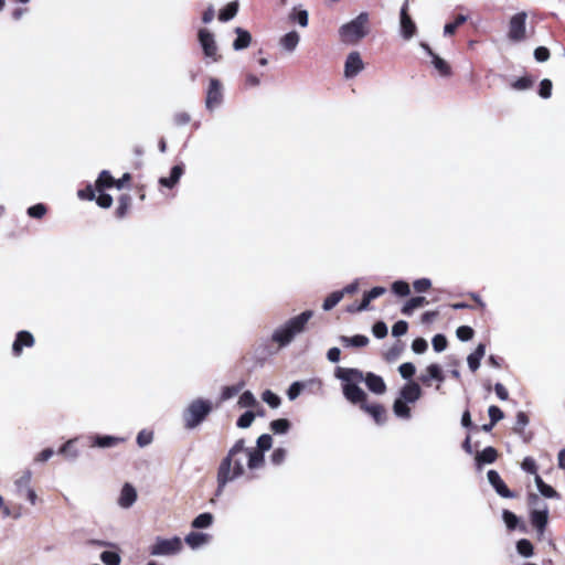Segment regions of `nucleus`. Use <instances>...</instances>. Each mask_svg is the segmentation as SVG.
I'll use <instances>...</instances> for the list:
<instances>
[{"mask_svg": "<svg viewBox=\"0 0 565 565\" xmlns=\"http://www.w3.org/2000/svg\"><path fill=\"white\" fill-rule=\"evenodd\" d=\"M245 440L238 439L228 450L227 456L223 458V460L221 461L220 467L217 469V489L215 492L216 497H220L222 494L226 483L243 476V457H241L239 455L245 456Z\"/></svg>", "mask_w": 565, "mask_h": 565, "instance_id": "1", "label": "nucleus"}, {"mask_svg": "<svg viewBox=\"0 0 565 565\" xmlns=\"http://www.w3.org/2000/svg\"><path fill=\"white\" fill-rule=\"evenodd\" d=\"M335 376L343 382V385H358L360 382H364L369 391L374 394L382 395L386 392L383 377L372 372L364 374L358 369L338 367Z\"/></svg>", "mask_w": 565, "mask_h": 565, "instance_id": "2", "label": "nucleus"}, {"mask_svg": "<svg viewBox=\"0 0 565 565\" xmlns=\"http://www.w3.org/2000/svg\"><path fill=\"white\" fill-rule=\"evenodd\" d=\"M313 311L306 310L300 315L289 319L282 326L276 328L271 334V340L280 348H285L291 343L294 338L303 332L306 324L312 318Z\"/></svg>", "mask_w": 565, "mask_h": 565, "instance_id": "3", "label": "nucleus"}, {"mask_svg": "<svg viewBox=\"0 0 565 565\" xmlns=\"http://www.w3.org/2000/svg\"><path fill=\"white\" fill-rule=\"evenodd\" d=\"M344 397L354 405H360V408L367 413L377 425H383L386 422V411L377 403L367 404L366 393L359 385H342Z\"/></svg>", "mask_w": 565, "mask_h": 565, "instance_id": "4", "label": "nucleus"}, {"mask_svg": "<svg viewBox=\"0 0 565 565\" xmlns=\"http://www.w3.org/2000/svg\"><path fill=\"white\" fill-rule=\"evenodd\" d=\"M214 405L212 401L195 398L182 412L184 428L192 430L199 427L212 413Z\"/></svg>", "mask_w": 565, "mask_h": 565, "instance_id": "5", "label": "nucleus"}, {"mask_svg": "<svg viewBox=\"0 0 565 565\" xmlns=\"http://www.w3.org/2000/svg\"><path fill=\"white\" fill-rule=\"evenodd\" d=\"M369 31V13L361 12L355 19L340 26L339 36L345 44H356Z\"/></svg>", "mask_w": 565, "mask_h": 565, "instance_id": "6", "label": "nucleus"}, {"mask_svg": "<svg viewBox=\"0 0 565 565\" xmlns=\"http://www.w3.org/2000/svg\"><path fill=\"white\" fill-rule=\"evenodd\" d=\"M529 503L531 505H540L541 500L537 494L531 493L529 495ZM531 523L535 527L539 534H543L548 521V509L547 505L542 502V507L534 509L530 514Z\"/></svg>", "mask_w": 565, "mask_h": 565, "instance_id": "7", "label": "nucleus"}, {"mask_svg": "<svg viewBox=\"0 0 565 565\" xmlns=\"http://www.w3.org/2000/svg\"><path fill=\"white\" fill-rule=\"evenodd\" d=\"M182 548L181 539L174 536L172 539L158 537L154 544L150 547L152 556H169L178 554Z\"/></svg>", "mask_w": 565, "mask_h": 565, "instance_id": "8", "label": "nucleus"}, {"mask_svg": "<svg viewBox=\"0 0 565 565\" xmlns=\"http://www.w3.org/2000/svg\"><path fill=\"white\" fill-rule=\"evenodd\" d=\"M224 100L223 85L218 78L211 77L205 96V107L209 111H214Z\"/></svg>", "mask_w": 565, "mask_h": 565, "instance_id": "9", "label": "nucleus"}, {"mask_svg": "<svg viewBox=\"0 0 565 565\" xmlns=\"http://www.w3.org/2000/svg\"><path fill=\"white\" fill-rule=\"evenodd\" d=\"M409 0H405L399 10V33L401 36L408 41L417 32V26L408 13Z\"/></svg>", "mask_w": 565, "mask_h": 565, "instance_id": "10", "label": "nucleus"}, {"mask_svg": "<svg viewBox=\"0 0 565 565\" xmlns=\"http://www.w3.org/2000/svg\"><path fill=\"white\" fill-rule=\"evenodd\" d=\"M526 18L525 12H519L510 19L508 38L511 41L521 42L525 39Z\"/></svg>", "mask_w": 565, "mask_h": 565, "instance_id": "11", "label": "nucleus"}, {"mask_svg": "<svg viewBox=\"0 0 565 565\" xmlns=\"http://www.w3.org/2000/svg\"><path fill=\"white\" fill-rule=\"evenodd\" d=\"M198 38L205 57L217 61V45L214 40V35L207 29H200L198 32Z\"/></svg>", "mask_w": 565, "mask_h": 565, "instance_id": "12", "label": "nucleus"}, {"mask_svg": "<svg viewBox=\"0 0 565 565\" xmlns=\"http://www.w3.org/2000/svg\"><path fill=\"white\" fill-rule=\"evenodd\" d=\"M364 68V63L359 52H351L344 63L345 78L355 77Z\"/></svg>", "mask_w": 565, "mask_h": 565, "instance_id": "13", "label": "nucleus"}, {"mask_svg": "<svg viewBox=\"0 0 565 565\" xmlns=\"http://www.w3.org/2000/svg\"><path fill=\"white\" fill-rule=\"evenodd\" d=\"M487 477L489 483L492 486V488L500 497L505 499H512L515 497V494L507 487L498 471L489 470Z\"/></svg>", "mask_w": 565, "mask_h": 565, "instance_id": "14", "label": "nucleus"}, {"mask_svg": "<svg viewBox=\"0 0 565 565\" xmlns=\"http://www.w3.org/2000/svg\"><path fill=\"white\" fill-rule=\"evenodd\" d=\"M34 337L29 331H19L12 344V353L14 356H20L23 348H31L34 345Z\"/></svg>", "mask_w": 565, "mask_h": 565, "instance_id": "15", "label": "nucleus"}, {"mask_svg": "<svg viewBox=\"0 0 565 565\" xmlns=\"http://www.w3.org/2000/svg\"><path fill=\"white\" fill-rule=\"evenodd\" d=\"M317 386V390H321L322 387V382L321 380H318V379H312V380H309L307 382H300V381H296L294 383H291V385L289 386V388L287 390V396L290 401H295L300 394L301 392L307 387V386Z\"/></svg>", "mask_w": 565, "mask_h": 565, "instance_id": "16", "label": "nucleus"}, {"mask_svg": "<svg viewBox=\"0 0 565 565\" xmlns=\"http://www.w3.org/2000/svg\"><path fill=\"white\" fill-rule=\"evenodd\" d=\"M422 396V388L418 383L409 382L405 384L399 391V398L406 403H415Z\"/></svg>", "mask_w": 565, "mask_h": 565, "instance_id": "17", "label": "nucleus"}, {"mask_svg": "<svg viewBox=\"0 0 565 565\" xmlns=\"http://www.w3.org/2000/svg\"><path fill=\"white\" fill-rule=\"evenodd\" d=\"M137 500V491L130 483H125L118 498L119 507L128 509L134 505Z\"/></svg>", "mask_w": 565, "mask_h": 565, "instance_id": "18", "label": "nucleus"}, {"mask_svg": "<svg viewBox=\"0 0 565 565\" xmlns=\"http://www.w3.org/2000/svg\"><path fill=\"white\" fill-rule=\"evenodd\" d=\"M435 380L438 383H443L445 381V375L443 373L441 367L438 364H430L426 369L425 374H420L419 381L425 385H430V381Z\"/></svg>", "mask_w": 565, "mask_h": 565, "instance_id": "19", "label": "nucleus"}, {"mask_svg": "<svg viewBox=\"0 0 565 565\" xmlns=\"http://www.w3.org/2000/svg\"><path fill=\"white\" fill-rule=\"evenodd\" d=\"M184 172L183 164H175L171 168L170 175L169 177H162L159 179V183L162 186L172 189L181 179L182 174Z\"/></svg>", "mask_w": 565, "mask_h": 565, "instance_id": "20", "label": "nucleus"}, {"mask_svg": "<svg viewBox=\"0 0 565 565\" xmlns=\"http://www.w3.org/2000/svg\"><path fill=\"white\" fill-rule=\"evenodd\" d=\"M32 472L26 469L22 476L14 480V492L18 497H23L31 489Z\"/></svg>", "mask_w": 565, "mask_h": 565, "instance_id": "21", "label": "nucleus"}, {"mask_svg": "<svg viewBox=\"0 0 565 565\" xmlns=\"http://www.w3.org/2000/svg\"><path fill=\"white\" fill-rule=\"evenodd\" d=\"M299 41V34L296 31H289L288 33L280 38L279 45L286 52L292 53L297 49Z\"/></svg>", "mask_w": 565, "mask_h": 565, "instance_id": "22", "label": "nucleus"}, {"mask_svg": "<svg viewBox=\"0 0 565 565\" xmlns=\"http://www.w3.org/2000/svg\"><path fill=\"white\" fill-rule=\"evenodd\" d=\"M245 457H247V467L249 469H257L264 465V452L258 449L246 448Z\"/></svg>", "mask_w": 565, "mask_h": 565, "instance_id": "23", "label": "nucleus"}, {"mask_svg": "<svg viewBox=\"0 0 565 565\" xmlns=\"http://www.w3.org/2000/svg\"><path fill=\"white\" fill-rule=\"evenodd\" d=\"M236 39L233 42V49L235 51H241L249 46L252 42V35L248 31L237 26L235 29Z\"/></svg>", "mask_w": 565, "mask_h": 565, "instance_id": "24", "label": "nucleus"}, {"mask_svg": "<svg viewBox=\"0 0 565 565\" xmlns=\"http://www.w3.org/2000/svg\"><path fill=\"white\" fill-rule=\"evenodd\" d=\"M486 354V344L480 343L476 350L470 353L467 358L468 366L472 372H476L480 367V362Z\"/></svg>", "mask_w": 565, "mask_h": 565, "instance_id": "25", "label": "nucleus"}, {"mask_svg": "<svg viewBox=\"0 0 565 565\" xmlns=\"http://www.w3.org/2000/svg\"><path fill=\"white\" fill-rule=\"evenodd\" d=\"M184 541L191 548L196 550L210 541V535L201 532H190Z\"/></svg>", "mask_w": 565, "mask_h": 565, "instance_id": "26", "label": "nucleus"}, {"mask_svg": "<svg viewBox=\"0 0 565 565\" xmlns=\"http://www.w3.org/2000/svg\"><path fill=\"white\" fill-rule=\"evenodd\" d=\"M497 457H498L497 450L493 447L488 446L482 451L477 454L476 463H477L478 468H481V466L484 463L494 462L497 460Z\"/></svg>", "mask_w": 565, "mask_h": 565, "instance_id": "27", "label": "nucleus"}, {"mask_svg": "<svg viewBox=\"0 0 565 565\" xmlns=\"http://www.w3.org/2000/svg\"><path fill=\"white\" fill-rule=\"evenodd\" d=\"M535 484L537 487L539 492L548 499H559V494L556 490H554L550 484L545 483L543 479L536 475L534 478Z\"/></svg>", "mask_w": 565, "mask_h": 565, "instance_id": "28", "label": "nucleus"}, {"mask_svg": "<svg viewBox=\"0 0 565 565\" xmlns=\"http://www.w3.org/2000/svg\"><path fill=\"white\" fill-rule=\"evenodd\" d=\"M289 21L298 23L300 26L306 28L309 22V13L305 9L292 8L288 15Z\"/></svg>", "mask_w": 565, "mask_h": 565, "instance_id": "29", "label": "nucleus"}, {"mask_svg": "<svg viewBox=\"0 0 565 565\" xmlns=\"http://www.w3.org/2000/svg\"><path fill=\"white\" fill-rule=\"evenodd\" d=\"M122 441H125V439L120 438V437H114V436H109V435H105V436L97 435L94 437L93 446H97L100 448H108V447H114Z\"/></svg>", "mask_w": 565, "mask_h": 565, "instance_id": "30", "label": "nucleus"}, {"mask_svg": "<svg viewBox=\"0 0 565 565\" xmlns=\"http://www.w3.org/2000/svg\"><path fill=\"white\" fill-rule=\"evenodd\" d=\"M425 303H427V300L425 297H423V296L413 297L405 302V305L402 308V313L405 316H411L415 309L423 307Z\"/></svg>", "mask_w": 565, "mask_h": 565, "instance_id": "31", "label": "nucleus"}, {"mask_svg": "<svg viewBox=\"0 0 565 565\" xmlns=\"http://www.w3.org/2000/svg\"><path fill=\"white\" fill-rule=\"evenodd\" d=\"M340 341L345 347L362 348V347L367 345L369 338L365 337V335H362V334H356V335H353V337L341 335L340 337Z\"/></svg>", "mask_w": 565, "mask_h": 565, "instance_id": "32", "label": "nucleus"}, {"mask_svg": "<svg viewBox=\"0 0 565 565\" xmlns=\"http://www.w3.org/2000/svg\"><path fill=\"white\" fill-rule=\"evenodd\" d=\"M238 12V2L232 1L227 3L218 13V20L222 22H227L232 20Z\"/></svg>", "mask_w": 565, "mask_h": 565, "instance_id": "33", "label": "nucleus"}, {"mask_svg": "<svg viewBox=\"0 0 565 565\" xmlns=\"http://www.w3.org/2000/svg\"><path fill=\"white\" fill-rule=\"evenodd\" d=\"M393 412L398 418H411V408L407 406V403L399 397L396 398L393 404Z\"/></svg>", "mask_w": 565, "mask_h": 565, "instance_id": "34", "label": "nucleus"}, {"mask_svg": "<svg viewBox=\"0 0 565 565\" xmlns=\"http://www.w3.org/2000/svg\"><path fill=\"white\" fill-rule=\"evenodd\" d=\"M114 184H115V179L113 178V175L110 174V172L108 170H103L99 173L98 179L96 180V183H95L97 191H102L105 188H111Z\"/></svg>", "mask_w": 565, "mask_h": 565, "instance_id": "35", "label": "nucleus"}, {"mask_svg": "<svg viewBox=\"0 0 565 565\" xmlns=\"http://www.w3.org/2000/svg\"><path fill=\"white\" fill-rule=\"evenodd\" d=\"M431 64L434 65V67L438 71V73L441 76L447 77L451 74V70H450V66L448 65V63L445 60H443L440 56H438L437 54L431 56Z\"/></svg>", "mask_w": 565, "mask_h": 565, "instance_id": "36", "label": "nucleus"}, {"mask_svg": "<svg viewBox=\"0 0 565 565\" xmlns=\"http://www.w3.org/2000/svg\"><path fill=\"white\" fill-rule=\"evenodd\" d=\"M343 296L344 291L337 290L331 292L322 303L323 310L329 311L334 308L342 300Z\"/></svg>", "mask_w": 565, "mask_h": 565, "instance_id": "37", "label": "nucleus"}, {"mask_svg": "<svg viewBox=\"0 0 565 565\" xmlns=\"http://www.w3.org/2000/svg\"><path fill=\"white\" fill-rule=\"evenodd\" d=\"M213 523V515L209 512L199 514L193 521L194 529H206Z\"/></svg>", "mask_w": 565, "mask_h": 565, "instance_id": "38", "label": "nucleus"}, {"mask_svg": "<svg viewBox=\"0 0 565 565\" xmlns=\"http://www.w3.org/2000/svg\"><path fill=\"white\" fill-rule=\"evenodd\" d=\"M533 545L527 539H521L516 542V551L523 557H531L534 553Z\"/></svg>", "mask_w": 565, "mask_h": 565, "instance_id": "39", "label": "nucleus"}, {"mask_svg": "<svg viewBox=\"0 0 565 565\" xmlns=\"http://www.w3.org/2000/svg\"><path fill=\"white\" fill-rule=\"evenodd\" d=\"M527 424H529V416L526 415V413H524L522 411L518 412L516 418H515V425L513 427L514 433L522 436L524 433V428L527 426Z\"/></svg>", "mask_w": 565, "mask_h": 565, "instance_id": "40", "label": "nucleus"}, {"mask_svg": "<svg viewBox=\"0 0 565 565\" xmlns=\"http://www.w3.org/2000/svg\"><path fill=\"white\" fill-rule=\"evenodd\" d=\"M290 428V422L286 418L275 419L270 423V429L275 434H286Z\"/></svg>", "mask_w": 565, "mask_h": 565, "instance_id": "41", "label": "nucleus"}, {"mask_svg": "<svg viewBox=\"0 0 565 565\" xmlns=\"http://www.w3.org/2000/svg\"><path fill=\"white\" fill-rule=\"evenodd\" d=\"M468 17L467 15H463V14H459L457 15V18L455 19L454 22L451 23H447L445 26H444V34L445 35H452L456 30L461 25L463 24L466 21H467Z\"/></svg>", "mask_w": 565, "mask_h": 565, "instance_id": "42", "label": "nucleus"}, {"mask_svg": "<svg viewBox=\"0 0 565 565\" xmlns=\"http://www.w3.org/2000/svg\"><path fill=\"white\" fill-rule=\"evenodd\" d=\"M244 386V383L241 382L236 385H232V386H225L222 391V394H221V399L222 401H227L232 397H234L235 395H237L242 388Z\"/></svg>", "mask_w": 565, "mask_h": 565, "instance_id": "43", "label": "nucleus"}, {"mask_svg": "<svg viewBox=\"0 0 565 565\" xmlns=\"http://www.w3.org/2000/svg\"><path fill=\"white\" fill-rule=\"evenodd\" d=\"M100 559L106 565H120V555L116 552L105 551L100 554Z\"/></svg>", "mask_w": 565, "mask_h": 565, "instance_id": "44", "label": "nucleus"}, {"mask_svg": "<svg viewBox=\"0 0 565 565\" xmlns=\"http://www.w3.org/2000/svg\"><path fill=\"white\" fill-rule=\"evenodd\" d=\"M255 414L252 411H246L238 417L236 425L237 427L245 429L253 424Z\"/></svg>", "mask_w": 565, "mask_h": 565, "instance_id": "45", "label": "nucleus"}, {"mask_svg": "<svg viewBox=\"0 0 565 565\" xmlns=\"http://www.w3.org/2000/svg\"><path fill=\"white\" fill-rule=\"evenodd\" d=\"M262 398L265 403H267L271 408H277L280 405V397L271 392L270 390H266L262 394Z\"/></svg>", "mask_w": 565, "mask_h": 565, "instance_id": "46", "label": "nucleus"}, {"mask_svg": "<svg viewBox=\"0 0 565 565\" xmlns=\"http://www.w3.org/2000/svg\"><path fill=\"white\" fill-rule=\"evenodd\" d=\"M257 401L250 391H245L238 398V405L241 407H254Z\"/></svg>", "mask_w": 565, "mask_h": 565, "instance_id": "47", "label": "nucleus"}, {"mask_svg": "<svg viewBox=\"0 0 565 565\" xmlns=\"http://www.w3.org/2000/svg\"><path fill=\"white\" fill-rule=\"evenodd\" d=\"M392 290L399 297H406L411 292L409 285L404 280L393 282Z\"/></svg>", "mask_w": 565, "mask_h": 565, "instance_id": "48", "label": "nucleus"}, {"mask_svg": "<svg viewBox=\"0 0 565 565\" xmlns=\"http://www.w3.org/2000/svg\"><path fill=\"white\" fill-rule=\"evenodd\" d=\"M502 519L509 530H514L519 524V518L509 510H503Z\"/></svg>", "mask_w": 565, "mask_h": 565, "instance_id": "49", "label": "nucleus"}, {"mask_svg": "<svg viewBox=\"0 0 565 565\" xmlns=\"http://www.w3.org/2000/svg\"><path fill=\"white\" fill-rule=\"evenodd\" d=\"M257 448L258 450L265 452L271 448L273 438L269 434H263L257 438Z\"/></svg>", "mask_w": 565, "mask_h": 565, "instance_id": "50", "label": "nucleus"}, {"mask_svg": "<svg viewBox=\"0 0 565 565\" xmlns=\"http://www.w3.org/2000/svg\"><path fill=\"white\" fill-rule=\"evenodd\" d=\"M475 331L469 326H461L457 329L456 335L460 341H469L472 339Z\"/></svg>", "mask_w": 565, "mask_h": 565, "instance_id": "51", "label": "nucleus"}, {"mask_svg": "<svg viewBox=\"0 0 565 565\" xmlns=\"http://www.w3.org/2000/svg\"><path fill=\"white\" fill-rule=\"evenodd\" d=\"M26 212L30 217L41 218L46 213V206L42 203H38L35 205L30 206Z\"/></svg>", "mask_w": 565, "mask_h": 565, "instance_id": "52", "label": "nucleus"}, {"mask_svg": "<svg viewBox=\"0 0 565 565\" xmlns=\"http://www.w3.org/2000/svg\"><path fill=\"white\" fill-rule=\"evenodd\" d=\"M447 339L444 334H436L431 344L436 352H443L447 348Z\"/></svg>", "mask_w": 565, "mask_h": 565, "instance_id": "53", "label": "nucleus"}, {"mask_svg": "<svg viewBox=\"0 0 565 565\" xmlns=\"http://www.w3.org/2000/svg\"><path fill=\"white\" fill-rule=\"evenodd\" d=\"M399 374L403 379L408 380L415 374V365L411 362H406L399 365Z\"/></svg>", "mask_w": 565, "mask_h": 565, "instance_id": "54", "label": "nucleus"}, {"mask_svg": "<svg viewBox=\"0 0 565 565\" xmlns=\"http://www.w3.org/2000/svg\"><path fill=\"white\" fill-rule=\"evenodd\" d=\"M286 456L287 450L285 448H276L270 456V461L274 465L279 466L285 461Z\"/></svg>", "mask_w": 565, "mask_h": 565, "instance_id": "55", "label": "nucleus"}, {"mask_svg": "<svg viewBox=\"0 0 565 565\" xmlns=\"http://www.w3.org/2000/svg\"><path fill=\"white\" fill-rule=\"evenodd\" d=\"M533 81L530 77H521L512 83V88L515 90H525L532 87Z\"/></svg>", "mask_w": 565, "mask_h": 565, "instance_id": "56", "label": "nucleus"}, {"mask_svg": "<svg viewBox=\"0 0 565 565\" xmlns=\"http://www.w3.org/2000/svg\"><path fill=\"white\" fill-rule=\"evenodd\" d=\"M372 332L375 338L383 339L387 335V326L383 321H377L373 324Z\"/></svg>", "mask_w": 565, "mask_h": 565, "instance_id": "57", "label": "nucleus"}, {"mask_svg": "<svg viewBox=\"0 0 565 565\" xmlns=\"http://www.w3.org/2000/svg\"><path fill=\"white\" fill-rule=\"evenodd\" d=\"M74 443V439H70L58 449V454H63L68 456L71 459H76L78 456V451L76 449H72L71 446Z\"/></svg>", "mask_w": 565, "mask_h": 565, "instance_id": "58", "label": "nucleus"}, {"mask_svg": "<svg viewBox=\"0 0 565 565\" xmlns=\"http://www.w3.org/2000/svg\"><path fill=\"white\" fill-rule=\"evenodd\" d=\"M408 330V323L404 320H399L397 322L394 323L393 328H392V334L393 337H402L404 335Z\"/></svg>", "mask_w": 565, "mask_h": 565, "instance_id": "59", "label": "nucleus"}, {"mask_svg": "<svg viewBox=\"0 0 565 565\" xmlns=\"http://www.w3.org/2000/svg\"><path fill=\"white\" fill-rule=\"evenodd\" d=\"M77 195L81 200L93 201L96 198L95 189L92 184H88L86 188L77 191Z\"/></svg>", "mask_w": 565, "mask_h": 565, "instance_id": "60", "label": "nucleus"}, {"mask_svg": "<svg viewBox=\"0 0 565 565\" xmlns=\"http://www.w3.org/2000/svg\"><path fill=\"white\" fill-rule=\"evenodd\" d=\"M488 415H489L490 422L492 424H497L499 420H501L504 417L503 412L495 405H491L488 408Z\"/></svg>", "mask_w": 565, "mask_h": 565, "instance_id": "61", "label": "nucleus"}, {"mask_svg": "<svg viewBox=\"0 0 565 565\" xmlns=\"http://www.w3.org/2000/svg\"><path fill=\"white\" fill-rule=\"evenodd\" d=\"M552 82L547 78L540 83L539 94L542 98H548L552 95Z\"/></svg>", "mask_w": 565, "mask_h": 565, "instance_id": "62", "label": "nucleus"}, {"mask_svg": "<svg viewBox=\"0 0 565 565\" xmlns=\"http://www.w3.org/2000/svg\"><path fill=\"white\" fill-rule=\"evenodd\" d=\"M152 439L153 436L152 433L150 431L141 430L137 435V444L139 447L148 446L149 444H151Z\"/></svg>", "mask_w": 565, "mask_h": 565, "instance_id": "63", "label": "nucleus"}, {"mask_svg": "<svg viewBox=\"0 0 565 565\" xmlns=\"http://www.w3.org/2000/svg\"><path fill=\"white\" fill-rule=\"evenodd\" d=\"M428 348V343L424 338H416L412 343V350L417 353H424Z\"/></svg>", "mask_w": 565, "mask_h": 565, "instance_id": "64", "label": "nucleus"}]
</instances>
